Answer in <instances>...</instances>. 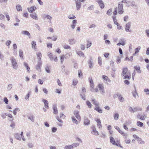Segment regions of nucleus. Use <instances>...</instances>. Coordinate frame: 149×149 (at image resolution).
Returning <instances> with one entry per match:
<instances>
[{"instance_id":"obj_4","label":"nucleus","mask_w":149,"mask_h":149,"mask_svg":"<svg viewBox=\"0 0 149 149\" xmlns=\"http://www.w3.org/2000/svg\"><path fill=\"white\" fill-rule=\"evenodd\" d=\"M95 1L98 3L101 8L102 9L104 8V4L102 0H95Z\"/></svg>"},{"instance_id":"obj_42","label":"nucleus","mask_w":149,"mask_h":149,"mask_svg":"<svg viewBox=\"0 0 149 149\" xmlns=\"http://www.w3.org/2000/svg\"><path fill=\"white\" fill-rule=\"evenodd\" d=\"M121 134L124 136V137L125 139H126L127 137V133H125L123 132H122V133H121Z\"/></svg>"},{"instance_id":"obj_9","label":"nucleus","mask_w":149,"mask_h":149,"mask_svg":"<svg viewBox=\"0 0 149 149\" xmlns=\"http://www.w3.org/2000/svg\"><path fill=\"white\" fill-rule=\"evenodd\" d=\"M98 88L101 92L102 93H104V87L103 85L102 84H99L98 85Z\"/></svg>"},{"instance_id":"obj_25","label":"nucleus","mask_w":149,"mask_h":149,"mask_svg":"<svg viewBox=\"0 0 149 149\" xmlns=\"http://www.w3.org/2000/svg\"><path fill=\"white\" fill-rule=\"evenodd\" d=\"M37 55L38 58V61H40L42 56L41 53L40 52H39L37 54Z\"/></svg>"},{"instance_id":"obj_36","label":"nucleus","mask_w":149,"mask_h":149,"mask_svg":"<svg viewBox=\"0 0 149 149\" xmlns=\"http://www.w3.org/2000/svg\"><path fill=\"white\" fill-rule=\"evenodd\" d=\"M102 77L103 79L104 80L106 81H109L110 80L109 79L108 77L106 76L105 75H103L102 76Z\"/></svg>"},{"instance_id":"obj_5","label":"nucleus","mask_w":149,"mask_h":149,"mask_svg":"<svg viewBox=\"0 0 149 149\" xmlns=\"http://www.w3.org/2000/svg\"><path fill=\"white\" fill-rule=\"evenodd\" d=\"M135 2L134 1H127V4L126 6L128 7L130 6H133L135 5Z\"/></svg>"},{"instance_id":"obj_60","label":"nucleus","mask_w":149,"mask_h":149,"mask_svg":"<svg viewBox=\"0 0 149 149\" xmlns=\"http://www.w3.org/2000/svg\"><path fill=\"white\" fill-rule=\"evenodd\" d=\"M80 96H81V98L84 100H86V97L84 94L83 95L80 94Z\"/></svg>"},{"instance_id":"obj_62","label":"nucleus","mask_w":149,"mask_h":149,"mask_svg":"<svg viewBox=\"0 0 149 149\" xmlns=\"http://www.w3.org/2000/svg\"><path fill=\"white\" fill-rule=\"evenodd\" d=\"M40 66V65H38L36 66V69L38 71H40L41 68Z\"/></svg>"},{"instance_id":"obj_40","label":"nucleus","mask_w":149,"mask_h":149,"mask_svg":"<svg viewBox=\"0 0 149 149\" xmlns=\"http://www.w3.org/2000/svg\"><path fill=\"white\" fill-rule=\"evenodd\" d=\"M119 115L118 113H116L114 116V119L115 120H117L118 119Z\"/></svg>"},{"instance_id":"obj_37","label":"nucleus","mask_w":149,"mask_h":149,"mask_svg":"<svg viewBox=\"0 0 149 149\" xmlns=\"http://www.w3.org/2000/svg\"><path fill=\"white\" fill-rule=\"evenodd\" d=\"M64 58H65L64 55H62L60 57L61 63V64H62L63 63Z\"/></svg>"},{"instance_id":"obj_24","label":"nucleus","mask_w":149,"mask_h":149,"mask_svg":"<svg viewBox=\"0 0 149 149\" xmlns=\"http://www.w3.org/2000/svg\"><path fill=\"white\" fill-rule=\"evenodd\" d=\"M142 109L140 107H137L134 108V113L137 111H141Z\"/></svg>"},{"instance_id":"obj_22","label":"nucleus","mask_w":149,"mask_h":149,"mask_svg":"<svg viewBox=\"0 0 149 149\" xmlns=\"http://www.w3.org/2000/svg\"><path fill=\"white\" fill-rule=\"evenodd\" d=\"M134 69L135 70H136L137 71V72L138 73H141V71L140 70V67L139 66H135L134 67Z\"/></svg>"},{"instance_id":"obj_14","label":"nucleus","mask_w":149,"mask_h":149,"mask_svg":"<svg viewBox=\"0 0 149 149\" xmlns=\"http://www.w3.org/2000/svg\"><path fill=\"white\" fill-rule=\"evenodd\" d=\"M90 120L87 118H85L84 119V123L85 125H88L90 124Z\"/></svg>"},{"instance_id":"obj_23","label":"nucleus","mask_w":149,"mask_h":149,"mask_svg":"<svg viewBox=\"0 0 149 149\" xmlns=\"http://www.w3.org/2000/svg\"><path fill=\"white\" fill-rule=\"evenodd\" d=\"M94 109L96 110L99 113H102V110L100 109L99 106L96 107Z\"/></svg>"},{"instance_id":"obj_58","label":"nucleus","mask_w":149,"mask_h":149,"mask_svg":"<svg viewBox=\"0 0 149 149\" xmlns=\"http://www.w3.org/2000/svg\"><path fill=\"white\" fill-rule=\"evenodd\" d=\"M45 70L48 73H50V71L49 70V68L48 66H47L45 68Z\"/></svg>"},{"instance_id":"obj_43","label":"nucleus","mask_w":149,"mask_h":149,"mask_svg":"<svg viewBox=\"0 0 149 149\" xmlns=\"http://www.w3.org/2000/svg\"><path fill=\"white\" fill-rule=\"evenodd\" d=\"M31 44L32 48L35 49L36 47V42L33 41L32 42Z\"/></svg>"},{"instance_id":"obj_54","label":"nucleus","mask_w":149,"mask_h":149,"mask_svg":"<svg viewBox=\"0 0 149 149\" xmlns=\"http://www.w3.org/2000/svg\"><path fill=\"white\" fill-rule=\"evenodd\" d=\"M28 146L29 148H32L33 147V145L31 143H28Z\"/></svg>"},{"instance_id":"obj_7","label":"nucleus","mask_w":149,"mask_h":149,"mask_svg":"<svg viewBox=\"0 0 149 149\" xmlns=\"http://www.w3.org/2000/svg\"><path fill=\"white\" fill-rule=\"evenodd\" d=\"M36 9V7L35 6H32L30 8H27L28 11L29 12L31 13H33V11L35 10Z\"/></svg>"},{"instance_id":"obj_56","label":"nucleus","mask_w":149,"mask_h":149,"mask_svg":"<svg viewBox=\"0 0 149 149\" xmlns=\"http://www.w3.org/2000/svg\"><path fill=\"white\" fill-rule=\"evenodd\" d=\"M87 42H88V44H87V48H88L91 46L92 45V43L91 42H89L88 40L87 41Z\"/></svg>"},{"instance_id":"obj_8","label":"nucleus","mask_w":149,"mask_h":149,"mask_svg":"<svg viewBox=\"0 0 149 149\" xmlns=\"http://www.w3.org/2000/svg\"><path fill=\"white\" fill-rule=\"evenodd\" d=\"M53 109L54 111L53 113L56 114L58 113V111L57 107V105L56 104H54L53 105Z\"/></svg>"},{"instance_id":"obj_53","label":"nucleus","mask_w":149,"mask_h":149,"mask_svg":"<svg viewBox=\"0 0 149 149\" xmlns=\"http://www.w3.org/2000/svg\"><path fill=\"white\" fill-rule=\"evenodd\" d=\"M77 54L79 56H84V54L81 51H79L78 52H77Z\"/></svg>"},{"instance_id":"obj_30","label":"nucleus","mask_w":149,"mask_h":149,"mask_svg":"<svg viewBox=\"0 0 149 149\" xmlns=\"http://www.w3.org/2000/svg\"><path fill=\"white\" fill-rule=\"evenodd\" d=\"M112 18L114 24L116 25H118L119 23L117 22V20L116 18V17L113 16Z\"/></svg>"},{"instance_id":"obj_44","label":"nucleus","mask_w":149,"mask_h":149,"mask_svg":"<svg viewBox=\"0 0 149 149\" xmlns=\"http://www.w3.org/2000/svg\"><path fill=\"white\" fill-rule=\"evenodd\" d=\"M115 128L117 130L118 132L120 133V134L121 133H122V132H123V131H121L119 128V127H118V126H116L115 127Z\"/></svg>"},{"instance_id":"obj_27","label":"nucleus","mask_w":149,"mask_h":149,"mask_svg":"<svg viewBox=\"0 0 149 149\" xmlns=\"http://www.w3.org/2000/svg\"><path fill=\"white\" fill-rule=\"evenodd\" d=\"M110 142L113 145L116 144V143L115 142L114 139L112 137H111L110 138Z\"/></svg>"},{"instance_id":"obj_52","label":"nucleus","mask_w":149,"mask_h":149,"mask_svg":"<svg viewBox=\"0 0 149 149\" xmlns=\"http://www.w3.org/2000/svg\"><path fill=\"white\" fill-rule=\"evenodd\" d=\"M98 62L99 65H101L102 64L101 58L100 56L98 57Z\"/></svg>"},{"instance_id":"obj_21","label":"nucleus","mask_w":149,"mask_h":149,"mask_svg":"<svg viewBox=\"0 0 149 149\" xmlns=\"http://www.w3.org/2000/svg\"><path fill=\"white\" fill-rule=\"evenodd\" d=\"M72 55V54L71 52H69L67 53L65 55H64L65 58L67 59L69 58Z\"/></svg>"},{"instance_id":"obj_41","label":"nucleus","mask_w":149,"mask_h":149,"mask_svg":"<svg viewBox=\"0 0 149 149\" xmlns=\"http://www.w3.org/2000/svg\"><path fill=\"white\" fill-rule=\"evenodd\" d=\"M19 56L22 58H23V52L22 50L20 49L19 50Z\"/></svg>"},{"instance_id":"obj_64","label":"nucleus","mask_w":149,"mask_h":149,"mask_svg":"<svg viewBox=\"0 0 149 149\" xmlns=\"http://www.w3.org/2000/svg\"><path fill=\"white\" fill-rule=\"evenodd\" d=\"M146 33L147 36L149 37V29H147L146 30Z\"/></svg>"},{"instance_id":"obj_32","label":"nucleus","mask_w":149,"mask_h":149,"mask_svg":"<svg viewBox=\"0 0 149 149\" xmlns=\"http://www.w3.org/2000/svg\"><path fill=\"white\" fill-rule=\"evenodd\" d=\"M29 119L31 120L32 122H34V118L33 115H31L30 116L28 117Z\"/></svg>"},{"instance_id":"obj_39","label":"nucleus","mask_w":149,"mask_h":149,"mask_svg":"<svg viewBox=\"0 0 149 149\" xmlns=\"http://www.w3.org/2000/svg\"><path fill=\"white\" fill-rule=\"evenodd\" d=\"M63 48L64 49H71V48L70 47V46L68 45H64L63 46Z\"/></svg>"},{"instance_id":"obj_31","label":"nucleus","mask_w":149,"mask_h":149,"mask_svg":"<svg viewBox=\"0 0 149 149\" xmlns=\"http://www.w3.org/2000/svg\"><path fill=\"white\" fill-rule=\"evenodd\" d=\"M91 59L89 60V61L88 62V63L89 64V68H92V65H93V63L91 60Z\"/></svg>"},{"instance_id":"obj_47","label":"nucleus","mask_w":149,"mask_h":149,"mask_svg":"<svg viewBox=\"0 0 149 149\" xmlns=\"http://www.w3.org/2000/svg\"><path fill=\"white\" fill-rule=\"evenodd\" d=\"M68 18L69 19H74L76 18L73 15H70L68 16Z\"/></svg>"},{"instance_id":"obj_55","label":"nucleus","mask_w":149,"mask_h":149,"mask_svg":"<svg viewBox=\"0 0 149 149\" xmlns=\"http://www.w3.org/2000/svg\"><path fill=\"white\" fill-rule=\"evenodd\" d=\"M30 95V92H29L26 95L25 97V99L27 100H28L29 98V97Z\"/></svg>"},{"instance_id":"obj_35","label":"nucleus","mask_w":149,"mask_h":149,"mask_svg":"<svg viewBox=\"0 0 149 149\" xmlns=\"http://www.w3.org/2000/svg\"><path fill=\"white\" fill-rule=\"evenodd\" d=\"M136 124L138 126L140 127H142L143 125V123H142L139 121H138L137 122Z\"/></svg>"},{"instance_id":"obj_57","label":"nucleus","mask_w":149,"mask_h":149,"mask_svg":"<svg viewBox=\"0 0 149 149\" xmlns=\"http://www.w3.org/2000/svg\"><path fill=\"white\" fill-rule=\"evenodd\" d=\"M3 101L5 103L7 104H8V100L6 97H5L3 99Z\"/></svg>"},{"instance_id":"obj_13","label":"nucleus","mask_w":149,"mask_h":149,"mask_svg":"<svg viewBox=\"0 0 149 149\" xmlns=\"http://www.w3.org/2000/svg\"><path fill=\"white\" fill-rule=\"evenodd\" d=\"M42 101L44 104L45 107L47 109H49V107L48 106V101L46 100L43 99L42 100Z\"/></svg>"},{"instance_id":"obj_28","label":"nucleus","mask_w":149,"mask_h":149,"mask_svg":"<svg viewBox=\"0 0 149 149\" xmlns=\"http://www.w3.org/2000/svg\"><path fill=\"white\" fill-rule=\"evenodd\" d=\"M24 66L26 68V69H27V71L28 72H29L30 71V68L29 67L28 64L26 63L25 62H24Z\"/></svg>"},{"instance_id":"obj_34","label":"nucleus","mask_w":149,"mask_h":149,"mask_svg":"<svg viewBox=\"0 0 149 149\" xmlns=\"http://www.w3.org/2000/svg\"><path fill=\"white\" fill-rule=\"evenodd\" d=\"M72 120L73 123L77 124L78 123V121L74 117H72Z\"/></svg>"},{"instance_id":"obj_1","label":"nucleus","mask_w":149,"mask_h":149,"mask_svg":"<svg viewBox=\"0 0 149 149\" xmlns=\"http://www.w3.org/2000/svg\"><path fill=\"white\" fill-rule=\"evenodd\" d=\"M10 60L13 68L15 70H17V69L18 65L16 59L13 57H12Z\"/></svg>"},{"instance_id":"obj_63","label":"nucleus","mask_w":149,"mask_h":149,"mask_svg":"<svg viewBox=\"0 0 149 149\" xmlns=\"http://www.w3.org/2000/svg\"><path fill=\"white\" fill-rule=\"evenodd\" d=\"M5 15L6 16V17L8 21H9L10 19V17L8 15V13H5Z\"/></svg>"},{"instance_id":"obj_49","label":"nucleus","mask_w":149,"mask_h":149,"mask_svg":"<svg viewBox=\"0 0 149 149\" xmlns=\"http://www.w3.org/2000/svg\"><path fill=\"white\" fill-rule=\"evenodd\" d=\"M48 56L49 57L51 61H52L54 59V58L53 54L52 53H50L49 55Z\"/></svg>"},{"instance_id":"obj_6","label":"nucleus","mask_w":149,"mask_h":149,"mask_svg":"<svg viewBox=\"0 0 149 149\" xmlns=\"http://www.w3.org/2000/svg\"><path fill=\"white\" fill-rule=\"evenodd\" d=\"M92 129L93 130L91 132L93 134H94L95 135H98V132L96 130V128L94 126H92Z\"/></svg>"},{"instance_id":"obj_12","label":"nucleus","mask_w":149,"mask_h":149,"mask_svg":"<svg viewBox=\"0 0 149 149\" xmlns=\"http://www.w3.org/2000/svg\"><path fill=\"white\" fill-rule=\"evenodd\" d=\"M128 71V69L127 67L124 68L123 69V71L122 73V76H124L126 74V73Z\"/></svg>"},{"instance_id":"obj_46","label":"nucleus","mask_w":149,"mask_h":149,"mask_svg":"<svg viewBox=\"0 0 149 149\" xmlns=\"http://www.w3.org/2000/svg\"><path fill=\"white\" fill-rule=\"evenodd\" d=\"M140 48L141 47L139 46L138 47L136 48L135 49V54H136L139 52Z\"/></svg>"},{"instance_id":"obj_48","label":"nucleus","mask_w":149,"mask_h":149,"mask_svg":"<svg viewBox=\"0 0 149 149\" xmlns=\"http://www.w3.org/2000/svg\"><path fill=\"white\" fill-rule=\"evenodd\" d=\"M134 88L135 89V92L134 93H133V96L134 97H136V95H138V94L136 92V87L135 86H134Z\"/></svg>"},{"instance_id":"obj_50","label":"nucleus","mask_w":149,"mask_h":149,"mask_svg":"<svg viewBox=\"0 0 149 149\" xmlns=\"http://www.w3.org/2000/svg\"><path fill=\"white\" fill-rule=\"evenodd\" d=\"M78 82V81L77 79H74L73 81L72 85L74 86H75L77 85Z\"/></svg>"},{"instance_id":"obj_16","label":"nucleus","mask_w":149,"mask_h":149,"mask_svg":"<svg viewBox=\"0 0 149 149\" xmlns=\"http://www.w3.org/2000/svg\"><path fill=\"white\" fill-rule=\"evenodd\" d=\"M95 121L97 123V125L98 127L99 128H100L102 126L100 119H97L95 120Z\"/></svg>"},{"instance_id":"obj_15","label":"nucleus","mask_w":149,"mask_h":149,"mask_svg":"<svg viewBox=\"0 0 149 149\" xmlns=\"http://www.w3.org/2000/svg\"><path fill=\"white\" fill-rule=\"evenodd\" d=\"M75 3L76 4V6L77 7V10H79L81 8V3L80 2H78L77 1H76Z\"/></svg>"},{"instance_id":"obj_20","label":"nucleus","mask_w":149,"mask_h":149,"mask_svg":"<svg viewBox=\"0 0 149 149\" xmlns=\"http://www.w3.org/2000/svg\"><path fill=\"white\" fill-rule=\"evenodd\" d=\"M30 15L31 17L34 19L36 20H38V17L36 16V13L30 14Z\"/></svg>"},{"instance_id":"obj_61","label":"nucleus","mask_w":149,"mask_h":149,"mask_svg":"<svg viewBox=\"0 0 149 149\" xmlns=\"http://www.w3.org/2000/svg\"><path fill=\"white\" fill-rule=\"evenodd\" d=\"M138 141H140V144H143L145 143V142L144 141H143L142 139L141 138H139V139H138Z\"/></svg>"},{"instance_id":"obj_38","label":"nucleus","mask_w":149,"mask_h":149,"mask_svg":"<svg viewBox=\"0 0 149 149\" xmlns=\"http://www.w3.org/2000/svg\"><path fill=\"white\" fill-rule=\"evenodd\" d=\"M86 104L89 108H91L92 105L89 101H87L86 102Z\"/></svg>"},{"instance_id":"obj_29","label":"nucleus","mask_w":149,"mask_h":149,"mask_svg":"<svg viewBox=\"0 0 149 149\" xmlns=\"http://www.w3.org/2000/svg\"><path fill=\"white\" fill-rule=\"evenodd\" d=\"M16 9L18 11H22V8L21 6L19 4L17 5L16 6Z\"/></svg>"},{"instance_id":"obj_18","label":"nucleus","mask_w":149,"mask_h":149,"mask_svg":"<svg viewBox=\"0 0 149 149\" xmlns=\"http://www.w3.org/2000/svg\"><path fill=\"white\" fill-rule=\"evenodd\" d=\"M118 98L119 101L121 102H123L124 100V98L122 97L120 94L118 95Z\"/></svg>"},{"instance_id":"obj_17","label":"nucleus","mask_w":149,"mask_h":149,"mask_svg":"<svg viewBox=\"0 0 149 149\" xmlns=\"http://www.w3.org/2000/svg\"><path fill=\"white\" fill-rule=\"evenodd\" d=\"M145 115H142L141 114H138L137 117L138 118H139L140 119L142 120H145V118H144Z\"/></svg>"},{"instance_id":"obj_33","label":"nucleus","mask_w":149,"mask_h":149,"mask_svg":"<svg viewBox=\"0 0 149 149\" xmlns=\"http://www.w3.org/2000/svg\"><path fill=\"white\" fill-rule=\"evenodd\" d=\"M73 148V145H72L70 146H66L65 148V149H72Z\"/></svg>"},{"instance_id":"obj_11","label":"nucleus","mask_w":149,"mask_h":149,"mask_svg":"<svg viewBox=\"0 0 149 149\" xmlns=\"http://www.w3.org/2000/svg\"><path fill=\"white\" fill-rule=\"evenodd\" d=\"M21 34L28 36L29 38H30L31 35L29 32L27 31H23L21 32Z\"/></svg>"},{"instance_id":"obj_19","label":"nucleus","mask_w":149,"mask_h":149,"mask_svg":"<svg viewBox=\"0 0 149 149\" xmlns=\"http://www.w3.org/2000/svg\"><path fill=\"white\" fill-rule=\"evenodd\" d=\"M68 41L70 45H73L75 43L76 40L73 38H71L69 39Z\"/></svg>"},{"instance_id":"obj_2","label":"nucleus","mask_w":149,"mask_h":149,"mask_svg":"<svg viewBox=\"0 0 149 149\" xmlns=\"http://www.w3.org/2000/svg\"><path fill=\"white\" fill-rule=\"evenodd\" d=\"M118 12L119 14H122L123 13V4L119 3L118 5Z\"/></svg>"},{"instance_id":"obj_51","label":"nucleus","mask_w":149,"mask_h":149,"mask_svg":"<svg viewBox=\"0 0 149 149\" xmlns=\"http://www.w3.org/2000/svg\"><path fill=\"white\" fill-rule=\"evenodd\" d=\"M92 102H93V104L95 105L96 107L99 106V104L96 102L95 99H93L92 100Z\"/></svg>"},{"instance_id":"obj_10","label":"nucleus","mask_w":149,"mask_h":149,"mask_svg":"<svg viewBox=\"0 0 149 149\" xmlns=\"http://www.w3.org/2000/svg\"><path fill=\"white\" fill-rule=\"evenodd\" d=\"M79 111H74V114L76 118L78 119L79 120H81V117L79 115Z\"/></svg>"},{"instance_id":"obj_26","label":"nucleus","mask_w":149,"mask_h":149,"mask_svg":"<svg viewBox=\"0 0 149 149\" xmlns=\"http://www.w3.org/2000/svg\"><path fill=\"white\" fill-rule=\"evenodd\" d=\"M15 138L17 140L20 141L21 140V139L20 137L19 134L17 133H15Z\"/></svg>"},{"instance_id":"obj_59","label":"nucleus","mask_w":149,"mask_h":149,"mask_svg":"<svg viewBox=\"0 0 149 149\" xmlns=\"http://www.w3.org/2000/svg\"><path fill=\"white\" fill-rule=\"evenodd\" d=\"M112 12V9H110L109 10L107 13V14L109 15H111V13Z\"/></svg>"},{"instance_id":"obj_45","label":"nucleus","mask_w":149,"mask_h":149,"mask_svg":"<svg viewBox=\"0 0 149 149\" xmlns=\"http://www.w3.org/2000/svg\"><path fill=\"white\" fill-rule=\"evenodd\" d=\"M12 85L11 84H8L7 86V89L8 91H10L12 88Z\"/></svg>"},{"instance_id":"obj_3","label":"nucleus","mask_w":149,"mask_h":149,"mask_svg":"<svg viewBox=\"0 0 149 149\" xmlns=\"http://www.w3.org/2000/svg\"><path fill=\"white\" fill-rule=\"evenodd\" d=\"M131 24V22H129L127 23L125 25V31L127 32H131V30L130 29Z\"/></svg>"}]
</instances>
